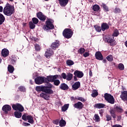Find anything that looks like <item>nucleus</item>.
<instances>
[{"mask_svg":"<svg viewBox=\"0 0 127 127\" xmlns=\"http://www.w3.org/2000/svg\"><path fill=\"white\" fill-rule=\"evenodd\" d=\"M114 12H115V13H120V12H121V9H120V8L116 7L114 9Z\"/></svg>","mask_w":127,"mask_h":127,"instance_id":"de8ad7c7","label":"nucleus"},{"mask_svg":"<svg viewBox=\"0 0 127 127\" xmlns=\"http://www.w3.org/2000/svg\"><path fill=\"white\" fill-rule=\"evenodd\" d=\"M89 76L90 77H92L93 76V72H92V70H89Z\"/></svg>","mask_w":127,"mask_h":127,"instance_id":"680f3d73","label":"nucleus"},{"mask_svg":"<svg viewBox=\"0 0 127 127\" xmlns=\"http://www.w3.org/2000/svg\"><path fill=\"white\" fill-rule=\"evenodd\" d=\"M54 25H53V20L48 19L46 21V25H44L43 29L44 30H49V29H53Z\"/></svg>","mask_w":127,"mask_h":127,"instance_id":"7ed1b4c3","label":"nucleus"},{"mask_svg":"<svg viewBox=\"0 0 127 127\" xmlns=\"http://www.w3.org/2000/svg\"><path fill=\"white\" fill-rule=\"evenodd\" d=\"M115 112L116 111L115 110V109H111L110 111V114L112 116V118H113V119H116V118Z\"/></svg>","mask_w":127,"mask_h":127,"instance_id":"5701e85b","label":"nucleus"},{"mask_svg":"<svg viewBox=\"0 0 127 127\" xmlns=\"http://www.w3.org/2000/svg\"><path fill=\"white\" fill-rule=\"evenodd\" d=\"M47 50H49V55H46V58H50V56H51L52 55H53V54H54V52L52 50H51L50 49Z\"/></svg>","mask_w":127,"mask_h":127,"instance_id":"4c0bfd02","label":"nucleus"},{"mask_svg":"<svg viewBox=\"0 0 127 127\" xmlns=\"http://www.w3.org/2000/svg\"><path fill=\"white\" fill-rule=\"evenodd\" d=\"M119 34H120V33L119 32V30L118 29H116L114 30L113 36L115 37H117V36H119Z\"/></svg>","mask_w":127,"mask_h":127,"instance_id":"ea45409f","label":"nucleus"},{"mask_svg":"<svg viewBox=\"0 0 127 127\" xmlns=\"http://www.w3.org/2000/svg\"><path fill=\"white\" fill-rule=\"evenodd\" d=\"M69 108V104H65L62 107V112H66L68 108Z\"/></svg>","mask_w":127,"mask_h":127,"instance_id":"72a5a7b5","label":"nucleus"},{"mask_svg":"<svg viewBox=\"0 0 127 127\" xmlns=\"http://www.w3.org/2000/svg\"><path fill=\"white\" fill-rule=\"evenodd\" d=\"M118 68L120 70H125V65L123 64H120L118 65Z\"/></svg>","mask_w":127,"mask_h":127,"instance_id":"c03bdc74","label":"nucleus"},{"mask_svg":"<svg viewBox=\"0 0 127 127\" xmlns=\"http://www.w3.org/2000/svg\"><path fill=\"white\" fill-rule=\"evenodd\" d=\"M66 79L67 81H71V80L73 79V74L70 73H67Z\"/></svg>","mask_w":127,"mask_h":127,"instance_id":"cd10ccee","label":"nucleus"},{"mask_svg":"<svg viewBox=\"0 0 127 127\" xmlns=\"http://www.w3.org/2000/svg\"><path fill=\"white\" fill-rule=\"evenodd\" d=\"M66 64L68 66H72V65H74V62L71 60H68L66 61Z\"/></svg>","mask_w":127,"mask_h":127,"instance_id":"c9c22d12","label":"nucleus"},{"mask_svg":"<svg viewBox=\"0 0 127 127\" xmlns=\"http://www.w3.org/2000/svg\"><path fill=\"white\" fill-rule=\"evenodd\" d=\"M120 98L124 102H125V101H127V91H123L121 92Z\"/></svg>","mask_w":127,"mask_h":127,"instance_id":"9d476101","label":"nucleus"},{"mask_svg":"<svg viewBox=\"0 0 127 127\" xmlns=\"http://www.w3.org/2000/svg\"><path fill=\"white\" fill-rule=\"evenodd\" d=\"M2 10H3V8L2 6H0V12H2Z\"/></svg>","mask_w":127,"mask_h":127,"instance_id":"0e129e2a","label":"nucleus"},{"mask_svg":"<svg viewBox=\"0 0 127 127\" xmlns=\"http://www.w3.org/2000/svg\"><path fill=\"white\" fill-rule=\"evenodd\" d=\"M45 93L47 94H53V91L51 88H48V87H45L44 86V91Z\"/></svg>","mask_w":127,"mask_h":127,"instance_id":"412c9836","label":"nucleus"},{"mask_svg":"<svg viewBox=\"0 0 127 127\" xmlns=\"http://www.w3.org/2000/svg\"><path fill=\"white\" fill-rule=\"evenodd\" d=\"M29 25L31 29H34L35 28V24L33 23L32 21L29 23Z\"/></svg>","mask_w":127,"mask_h":127,"instance_id":"a19ab883","label":"nucleus"},{"mask_svg":"<svg viewBox=\"0 0 127 127\" xmlns=\"http://www.w3.org/2000/svg\"><path fill=\"white\" fill-rule=\"evenodd\" d=\"M60 122V120H59V119H57L53 121V124H54L55 125H59Z\"/></svg>","mask_w":127,"mask_h":127,"instance_id":"603ef678","label":"nucleus"},{"mask_svg":"<svg viewBox=\"0 0 127 127\" xmlns=\"http://www.w3.org/2000/svg\"><path fill=\"white\" fill-rule=\"evenodd\" d=\"M60 89H61V90H67L68 87V85H67V84L65 83H62L60 85Z\"/></svg>","mask_w":127,"mask_h":127,"instance_id":"393cba45","label":"nucleus"},{"mask_svg":"<svg viewBox=\"0 0 127 127\" xmlns=\"http://www.w3.org/2000/svg\"><path fill=\"white\" fill-rule=\"evenodd\" d=\"M35 82L37 85H41V84L44 83V82L48 83V76L47 78L40 76L37 77L35 79Z\"/></svg>","mask_w":127,"mask_h":127,"instance_id":"39448f33","label":"nucleus"},{"mask_svg":"<svg viewBox=\"0 0 127 127\" xmlns=\"http://www.w3.org/2000/svg\"><path fill=\"white\" fill-rule=\"evenodd\" d=\"M125 46H126V47L127 48V41H126L125 42Z\"/></svg>","mask_w":127,"mask_h":127,"instance_id":"69168bd1","label":"nucleus"},{"mask_svg":"<svg viewBox=\"0 0 127 127\" xmlns=\"http://www.w3.org/2000/svg\"><path fill=\"white\" fill-rule=\"evenodd\" d=\"M22 119L24 121H28V123L30 124H33V123H34L33 117L30 115H23L22 117Z\"/></svg>","mask_w":127,"mask_h":127,"instance_id":"0eeeda50","label":"nucleus"},{"mask_svg":"<svg viewBox=\"0 0 127 127\" xmlns=\"http://www.w3.org/2000/svg\"><path fill=\"white\" fill-rule=\"evenodd\" d=\"M102 6L104 10V11H109V7H108V6L106 5V4L103 3Z\"/></svg>","mask_w":127,"mask_h":127,"instance_id":"f704fd0d","label":"nucleus"},{"mask_svg":"<svg viewBox=\"0 0 127 127\" xmlns=\"http://www.w3.org/2000/svg\"><path fill=\"white\" fill-rule=\"evenodd\" d=\"M94 28L97 32H101L102 31V28L100 26L95 25Z\"/></svg>","mask_w":127,"mask_h":127,"instance_id":"58836bf2","label":"nucleus"},{"mask_svg":"<svg viewBox=\"0 0 127 127\" xmlns=\"http://www.w3.org/2000/svg\"><path fill=\"white\" fill-rule=\"evenodd\" d=\"M115 112H118V113H123L124 110L122 109V107L120 106H116L114 108Z\"/></svg>","mask_w":127,"mask_h":127,"instance_id":"b1692460","label":"nucleus"},{"mask_svg":"<svg viewBox=\"0 0 127 127\" xmlns=\"http://www.w3.org/2000/svg\"><path fill=\"white\" fill-rule=\"evenodd\" d=\"M60 78H61L60 75H50L48 76V82H54V84L55 86H59L60 84V80L57 79H60Z\"/></svg>","mask_w":127,"mask_h":127,"instance_id":"f03ea898","label":"nucleus"},{"mask_svg":"<svg viewBox=\"0 0 127 127\" xmlns=\"http://www.w3.org/2000/svg\"><path fill=\"white\" fill-rule=\"evenodd\" d=\"M80 86H81V83H80V82L79 81L76 82L75 83H74L72 85V90H73V91L78 90V89L80 88Z\"/></svg>","mask_w":127,"mask_h":127,"instance_id":"4468645a","label":"nucleus"},{"mask_svg":"<svg viewBox=\"0 0 127 127\" xmlns=\"http://www.w3.org/2000/svg\"><path fill=\"white\" fill-rule=\"evenodd\" d=\"M73 33L74 32H73V31H72L71 29L66 28L64 30L63 34L64 37H65V38L69 39L72 37V36L73 35Z\"/></svg>","mask_w":127,"mask_h":127,"instance_id":"20e7f679","label":"nucleus"},{"mask_svg":"<svg viewBox=\"0 0 127 127\" xmlns=\"http://www.w3.org/2000/svg\"><path fill=\"white\" fill-rule=\"evenodd\" d=\"M107 122H110L112 120V117L110 115L107 114L106 116Z\"/></svg>","mask_w":127,"mask_h":127,"instance_id":"09e8293b","label":"nucleus"},{"mask_svg":"<svg viewBox=\"0 0 127 127\" xmlns=\"http://www.w3.org/2000/svg\"><path fill=\"white\" fill-rule=\"evenodd\" d=\"M32 20L33 23H34V24H37V23H38V22H39V20H38L37 19V18L34 17L32 18Z\"/></svg>","mask_w":127,"mask_h":127,"instance_id":"37998d69","label":"nucleus"},{"mask_svg":"<svg viewBox=\"0 0 127 127\" xmlns=\"http://www.w3.org/2000/svg\"><path fill=\"white\" fill-rule=\"evenodd\" d=\"M2 109L5 114H8V112L11 111V107L8 105H5L3 106Z\"/></svg>","mask_w":127,"mask_h":127,"instance_id":"1a4fd4ad","label":"nucleus"},{"mask_svg":"<svg viewBox=\"0 0 127 127\" xmlns=\"http://www.w3.org/2000/svg\"><path fill=\"white\" fill-rule=\"evenodd\" d=\"M12 108L14 111H19V112H23L24 111V108L20 104H13Z\"/></svg>","mask_w":127,"mask_h":127,"instance_id":"6e6552de","label":"nucleus"},{"mask_svg":"<svg viewBox=\"0 0 127 127\" xmlns=\"http://www.w3.org/2000/svg\"><path fill=\"white\" fill-rule=\"evenodd\" d=\"M36 90L37 92H40V91L43 92L44 90V86H37L36 87Z\"/></svg>","mask_w":127,"mask_h":127,"instance_id":"7c9ffc66","label":"nucleus"},{"mask_svg":"<svg viewBox=\"0 0 127 127\" xmlns=\"http://www.w3.org/2000/svg\"><path fill=\"white\" fill-rule=\"evenodd\" d=\"M104 98L106 101L109 103V104H115V98H114V96L108 93H105L104 94Z\"/></svg>","mask_w":127,"mask_h":127,"instance_id":"423d86ee","label":"nucleus"},{"mask_svg":"<svg viewBox=\"0 0 127 127\" xmlns=\"http://www.w3.org/2000/svg\"><path fill=\"white\" fill-rule=\"evenodd\" d=\"M107 42L108 43H110V45L111 46H114V45H116L117 44V42H116V40H115V39H112V38H109L107 40Z\"/></svg>","mask_w":127,"mask_h":127,"instance_id":"f3484780","label":"nucleus"},{"mask_svg":"<svg viewBox=\"0 0 127 127\" xmlns=\"http://www.w3.org/2000/svg\"><path fill=\"white\" fill-rule=\"evenodd\" d=\"M37 17H38L40 20H42V21H45V19H46V16L43 15V13L41 12L37 13Z\"/></svg>","mask_w":127,"mask_h":127,"instance_id":"9b49d317","label":"nucleus"},{"mask_svg":"<svg viewBox=\"0 0 127 127\" xmlns=\"http://www.w3.org/2000/svg\"><path fill=\"white\" fill-rule=\"evenodd\" d=\"M69 2V0H59V3L61 6H66Z\"/></svg>","mask_w":127,"mask_h":127,"instance_id":"2eb2a0df","label":"nucleus"},{"mask_svg":"<svg viewBox=\"0 0 127 127\" xmlns=\"http://www.w3.org/2000/svg\"><path fill=\"white\" fill-rule=\"evenodd\" d=\"M60 46V44L59 43V41H56V42L53 43L51 45V47L53 48V49H56V48H58Z\"/></svg>","mask_w":127,"mask_h":127,"instance_id":"dca6fc26","label":"nucleus"},{"mask_svg":"<svg viewBox=\"0 0 127 127\" xmlns=\"http://www.w3.org/2000/svg\"><path fill=\"white\" fill-rule=\"evenodd\" d=\"M47 55H49V50H47L45 54V56L46 57Z\"/></svg>","mask_w":127,"mask_h":127,"instance_id":"052dcab7","label":"nucleus"},{"mask_svg":"<svg viewBox=\"0 0 127 127\" xmlns=\"http://www.w3.org/2000/svg\"><path fill=\"white\" fill-rule=\"evenodd\" d=\"M106 59L108 60V61H109L110 62L114 61V58L112 55L108 56L106 58Z\"/></svg>","mask_w":127,"mask_h":127,"instance_id":"e433bc0d","label":"nucleus"},{"mask_svg":"<svg viewBox=\"0 0 127 127\" xmlns=\"http://www.w3.org/2000/svg\"><path fill=\"white\" fill-rule=\"evenodd\" d=\"M40 96L41 98L45 99V100H46L47 101H49V98H50V96L48 94L45 93H41Z\"/></svg>","mask_w":127,"mask_h":127,"instance_id":"6ab92c4d","label":"nucleus"},{"mask_svg":"<svg viewBox=\"0 0 127 127\" xmlns=\"http://www.w3.org/2000/svg\"><path fill=\"white\" fill-rule=\"evenodd\" d=\"M76 99L78 100V101H80V102H82V103H84V102H86V99L82 97H78Z\"/></svg>","mask_w":127,"mask_h":127,"instance_id":"49530a36","label":"nucleus"},{"mask_svg":"<svg viewBox=\"0 0 127 127\" xmlns=\"http://www.w3.org/2000/svg\"><path fill=\"white\" fill-rule=\"evenodd\" d=\"M94 121L95 122H100V116L98 115L95 114L94 115Z\"/></svg>","mask_w":127,"mask_h":127,"instance_id":"a18cd8bd","label":"nucleus"},{"mask_svg":"<svg viewBox=\"0 0 127 127\" xmlns=\"http://www.w3.org/2000/svg\"><path fill=\"white\" fill-rule=\"evenodd\" d=\"M95 108L97 109H103V108H105V104L103 103H98L95 104Z\"/></svg>","mask_w":127,"mask_h":127,"instance_id":"a878e982","label":"nucleus"},{"mask_svg":"<svg viewBox=\"0 0 127 127\" xmlns=\"http://www.w3.org/2000/svg\"><path fill=\"white\" fill-rule=\"evenodd\" d=\"M107 62V60L106 59L103 60V63H106Z\"/></svg>","mask_w":127,"mask_h":127,"instance_id":"338daca9","label":"nucleus"},{"mask_svg":"<svg viewBox=\"0 0 127 127\" xmlns=\"http://www.w3.org/2000/svg\"><path fill=\"white\" fill-rule=\"evenodd\" d=\"M77 98H74V97H71V100H77Z\"/></svg>","mask_w":127,"mask_h":127,"instance_id":"774afa93","label":"nucleus"},{"mask_svg":"<svg viewBox=\"0 0 127 127\" xmlns=\"http://www.w3.org/2000/svg\"><path fill=\"white\" fill-rule=\"evenodd\" d=\"M9 54V52L6 49H4L2 50L1 55L3 57H7Z\"/></svg>","mask_w":127,"mask_h":127,"instance_id":"aec40b11","label":"nucleus"},{"mask_svg":"<svg viewBox=\"0 0 127 127\" xmlns=\"http://www.w3.org/2000/svg\"><path fill=\"white\" fill-rule=\"evenodd\" d=\"M73 107L75 109H78V110H82L83 109V107H84V105L81 102H78L77 103L74 104L73 105Z\"/></svg>","mask_w":127,"mask_h":127,"instance_id":"f8f14e48","label":"nucleus"},{"mask_svg":"<svg viewBox=\"0 0 127 127\" xmlns=\"http://www.w3.org/2000/svg\"><path fill=\"white\" fill-rule=\"evenodd\" d=\"M98 91L97 90H93V91L91 94V96L93 98H96V97H97V96H98Z\"/></svg>","mask_w":127,"mask_h":127,"instance_id":"79ce46f5","label":"nucleus"},{"mask_svg":"<svg viewBox=\"0 0 127 127\" xmlns=\"http://www.w3.org/2000/svg\"><path fill=\"white\" fill-rule=\"evenodd\" d=\"M47 55H49V50H47L45 54V56L46 57Z\"/></svg>","mask_w":127,"mask_h":127,"instance_id":"bf43d9fd","label":"nucleus"},{"mask_svg":"<svg viewBox=\"0 0 127 127\" xmlns=\"http://www.w3.org/2000/svg\"><path fill=\"white\" fill-rule=\"evenodd\" d=\"M65 126H66V122L62 118L60 121V127H65Z\"/></svg>","mask_w":127,"mask_h":127,"instance_id":"c85d7f7f","label":"nucleus"},{"mask_svg":"<svg viewBox=\"0 0 127 127\" xmlns=\"http://www.w3.org/2000/svg\"><path fill=\"white\" fill-rule=\"evenodd\" d=\"M83 56L86 58V57H89L90 56V53L89 52H85L83 54Z\"/></svg>","mask_w":127,"mask_h":127,"instance_id":"5fc2aeb1","label":"nucleus"},{"mask_svg":"<svg viewBox=\"0 0 127 127\" xmlns=\"http://www.w3.org/2000/svg\"><path fill=\"white\" fill-rule=\"evenodd\" d=\"M110 27L109 26V25L106 23H102L101 25V29L102 31H105V30H107V29H109Z\"/></svg>","mask_w":127,"mask_h":127,"instance_id":"4be33fe9","label":"nucleus"},{"mask_svg":"<svg viewBox=\"0 0 127 127\" xmlns=\"http://www.w3.org/2000/svg\"><path fill=\"white\" fill-rule=\"evenodd\" d=\"M77 76L76 75L73 76V79L74 80V81H78V78H77Z\"/></svg>","mask_w":127,"mask_h":127,"instance_id":"e2e57ef3","label":"nucleus"},{"mask_svg":"<svg viewBox=\"0 0 127 127\" xmlns=\"http://www.w3.org/2000/svg\"><path fill=\"white\" fill-rule=\"evenodd\" d=\"M95 58L97 59V60H103V59H104L102 53H101L100 52H97L96 53Z\"/></svg>","mask_w":127,"mask_h":127,"instance_id":"a211bd4d","label":"nucleus"},{"mask_svg":"<svg viewBox=\"0 0 127 127\" xmlns=\"http://www.w3.org/2000/svg\"><path fill=\"white\" fill-rule=\"evenodd\" d=\"M4 19L5 18L4 16H3V15H2L1 13H0V25L4 22Z\"/></svg>","mask_w":127,"mask_h":127,"instance_id":"2f4dec72","label":"nucleus"},{"mask_svg":"<svg viewBox=\"0 0 127 127\" xmlns=\"http://www.w3.org/2000/svg\"><path fill=\"white\" fill-rule=\"evenodd\" d=\"M23 126H24V127H28V126H30V124H29V123H23Z\"/></svg>","mask_w":127,"mask_h":127,"instance_id":"13d9d810","label":"nucleus"},{"mask_svg":"<svg viewBox=\"0 0 127 127\" xmlns=\"http://www.w3.org/2000/svg\"><path fill=\"white\" fill-rule=\"evenodd\" d=\"M14 116L15 118H17L18 119H19L21 118V116H22V114L21 113L19 112L16 111L14 112Z\"/></svg>","mask_w":127,"mask_h":127,"instance_id":"c756f323","label":"nucleus"},{"mask_svg":"<svg viewBox=\"0 0 127 127\" xmlns=\"http://www.w3.org/2000/svg\"><path fill=\"white\" fill-rule=\"evenodd\" d=\"M74 76L77 77V78H82V77L84 76V73L81 71L75 70L74 72Z\"/></svg>","mask_w":127,"mask_h":127,"instance_id":"ddd939ff","label":"nucleus"},{"mask_svg":"<svg viewBox=\"0 0 127 127\" xmlns=\"http://www.w3.org/2000/svg\"><path fill=\"white\" fill-rule=\"evenodd\" d=\"M92 9L94 10V11H99L100 10V6L99 5H94L92 7Z\"/></svg>","mask_w":127,"mask_h":127,"instance_id":"bb28decb","label":"nucleus"},{"mask_svg":"<svg viewBox=\"0 0 127 127\" xmlns=\"http://www.w3.org/2000/svg\"><path fill=\"white\" fill-rule=\"evenodd\" d=\"M79 52L80 54H83V53L85 52V49H84L83 48H81L79 49Z\"/></svg>","mask_w":127,"mask_h":127,"instance_id":"864d4df0","label":"nucleus"},{"mask_svg":"<svg viewBox=\"0 0 127 127\" xmlns=\"http://www.w3.org/2000/svg\"><path fill=\"white\" fill-rule=\"evenodd\" d=\"M62 77L63 78V79H66L67 78V75H66V73H63L62 74Z\"/></svg>","mask_w":127,"mask_h":127,"instance_id":"6e6d98bb","label":"nucleus"},{"mask_svg":"<svg viewBox=\"0 0 127 127\" xmlns=\"http://www.w3.org/2000/svg\"><path fill=\"white\" fill-rule=\"evenodd\" d=\"M3 13L7 16H10L14 13V7L9 3H7L3 9Z\"/></svg>","mask_w":127,"mask_h":127,"instance_id":"f257e3e1","label":"nucleus"},{"mask_svg":"<svg viewBox=\"0 0 127 127\" xmlns=\"http://www.w3.org/2000/svg\"><path fill=\"white\" fill-rule=\"evenodd\" d=\"M8 71L9 73H13V71H14V68L11 65H8Z\"/></svg>","mask_w":127,"mask_h":127,"instance_id":"473e14b6","label":"nucleus"},{"mask_svg":"<svg viewBox=\"0 0 127 127\" xmlns=\"http://www.w3.org/2000/svg\"><path fill=\"white\" fill-rule=\"evenodd\" d=\"M46 88H48L49 89H52V85L50 83H48L47 86H45Z\"/></svg>","mask_w":127,"mask_h":127,"instance_id":"4d7b16f0","label":"nucleus"},{"mask_svg":"<svg viewBox=\"0 0 127 127\" xmlns=\"http://www.w3.org/2000/svg\"><path fill=\"white\" fill-rule=\"evenodd\" d=\"M19 91H21V92H25L26 91L25 87L23 86H20L19 87Z\"/></svg>","mask_w":127,"mask_h":127,"instance_id":"3c124183","label":"nucleus"},{"mask_svg":"<svg viewBox=\"0 0 127 127\" xmlns=\"http://www.w3.org/2000/svg\"><path fill=\"white\" fill-rule=\"evenodd\" d=\"M35 48L36 51H39L40 50V46L38 44L35 45Z\"/></svg>","mask_w":127,"mask_h":127,"instance_id":"8fccbe9b","label":"nucleus"}]
</instances>
